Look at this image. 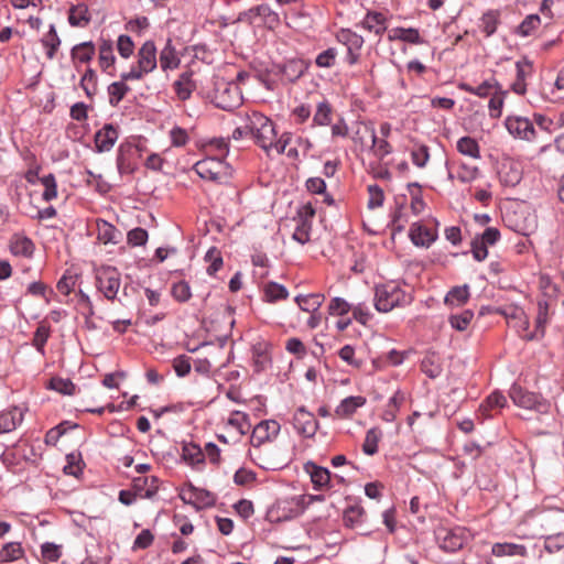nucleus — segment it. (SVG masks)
I'll use <instances>...</instances> for the list:
<instances>
[{"mask_svg":"<svg viewBox=\"0 0 564 564\" xmlns=\"http://www.w3.org/2000/svg\"><path fill=\"white\" fill-rule=\"evenodd\" d=\"M523 524L531 530L532 538L545 539V549L553 540H564V512L562 510H536L525 514Z\"/></svg>","mask_w":564,"mask_h":564,"instance_id":"obj_1","label":"nucleus"},{"mask_svg":"<svg viewBox=\"0 0 564 564\" xmlns=\"http://www.w3.org/2000/svg\"><path fill=\"white\" fill-rule=\"evenodd\" d=\"M241 120L254 142L265 152H269L276 137L273 121L258 111L246 112Z\"/></svg>","mask_w":564,"mask_h":564,"instance_id":"obj_2","label":"nucleus"},{"mask_svg":"<svg viewBox=\"0 0 564 564\" xmlns=\"http://www.w3.org/2000/svg\"><path fill=\"white\" fill-rule=\"evenodd\" d=\"M413 296L404 291L398 283L391 281L378 284L375 288V308L380 313H388L394 307H404L412 303Z\"/></svg>","mask_w":564,"mask_h":564,"instance_id":"obj_3","label":"nucleus"},{"mask_svg":"<svg viewBox=\"0 0 564 564\" xmlns=\"http://www.w3.org/2000/svg\"><path fill=\"white\" fill-rule=\"evenodd\" d=\"M208 98L215 107L225 111H232L242 104V93L239 86L224 78L214 80V87L208 94Z\"/></svg>","mask_w":564,"mask_h":564,"instance_id":"obj_4","label":"nucleus"},{"mask_svg":"<svg viewBox=\"0 0 564 564\" xmlns=\"http://www.w3.org/2000/svg\"><path fill=\"white\" fill-rule=\"evenodd\" d=\"M193 170L200 178L217 184H227L234 173L231 165L223 158L210 155L196 162Z\"/></svg>","mask_w":564,"mask_h":564,"instance_id":"obj_5","label":"nucleus"},{"mask_svg":"<svg viewBox=\"0 0 564 564\" xmlns=\"http://www.w3.org/2000/svg\"><path fill=\"white\" fill-rule=\"evenodd\" d=\"M158 66L156 46L151 40L145 41L137 53V65L120 74L123 80H141Z\"/></svg>","mask_w":564,"mask_h":564,"instance_id":"obj_6","label":"nucleus"},{"mask_svg":"<svg viewBox=\"0 0 564 564\" xmlns=\"http://www.w3.org/2000/svg\"><path fill=\"white\" fill-rule=\"evenodd\" d=\"M509 397L517 406L534 410L540 414H547L552 406L551 402L541 394L528 391L516 383L511 386Z\"/></svg>","mask_w":564,"mask_h":564,"instance_id":"obj_7","label":"nucleus"},{"mask_svg":"<svg viewBox=\"0 0 564 564\" xmlns=\"http://www.w3.org/2000/svg\"><path fill=\"white\" fill-rule=\"evenodd\" d=\"M435 539L438 546L448 553L462 550L470 539L469 531L464 527L437 528Z\"/></svg>","mask_w":564,"mask_h":564,"instance_id":"obj_8","label":"nucleus"},{"mask_svg":"<svg viewBox=\"0 0 564 564\" xmlns=\"http://www.w3.org/2000/svg\"><path fill=\"white\" fill-rule=\"evenodd\" d=\"M96 285L107 300L113 301L121 285L120 272L110 265L99 268L96 271Z\"/></svg>","mask_w":564,"mask_h":564,"instance_id":"obj_9","label":"nucleus"},{"mask_svg":"<svg viewBox=\"0 0 564 564\" xmlns=\"http://www.w3.org/2000/svg\"><path fill=\"white\" fill-rule=\"evenodd\" d=\"M292 425L296 433L304 438L313 437L319 427V423L314 414L304 405L295 410L292 416Z\"/></svg>","mask_w":564,"mask_h":564,"instance_id":"obj_10","label":"nucleus"},{"mask_svg":"<svg viewBox=\"0 0 564 564\" xmlns=\"http://www.w3.org/2000/svg\"><path fill=\"white\" fill-rule=\"evenodd\" d=\"M508 132L518 139L533 141L536 137V130L533 121L522 116H508L505 120Z\"/></svg>","mask_w":564,"mask_h":564,"instance_id":"obj_11","label":"nucleus"},{"mask_svg":"<svg viewBox=\"0 0 564 564\" xmlns=\"http://www.w3.org/2000/svg\"><path fill=\"white\" fill-rule=\"evenodd\" d=\"M336 40L347 47L346 62L355 65L359 61L364 37L350 29H341L337 32Z\"/></svg>","mask_w":564,"mask_h":564,"instance_id":"obj_12","label":"nucleus"},{"mask_svg":"<svg viewBox=\"0 0 564 564\" xmlns=\"http://www.w3.org/2000/svg\"><path fill=\"white\" fill-rule=\"evenodd\" d=\"M500 239V231L495 227H487L481 235L471 240V253L476 261H482L488 256V246H494Z\"/></svg>","mask_w":564,"mask_h":564,"instance_id":"obj_13","label":"nucleus"},{"mask_svg":"<svg viewBox=\"0 0 564 564\" xmlns=\"http://www.w3.org/2000/svg\"><path fill=\"white\" fill-rule=\"evenodd\" d=\"M281 425L275 420H263L252 430L250 443L253 447H259L267 442H272L280 433Z\"/></svg>","mask_w":564,"mask_h":564,"instance_id":"obj_14","label":"nucleus"},{"mask_svg":"<svg viewBox=\"0 0 564 564\" xmlns=\"http://www.w3.org/2000/svg\"><path fill=\"white\" fill-rule=\"evenodd\" d=\"M98 63L100 69L109 76H115L116 55L113 53V41L100 37L97 42Z\"/></svg>","mask_w":564,"mask_h":564,"instance_id":"obj_15","label":"nucleus"},{"mask_svg":"<svg viewBox=\"0 0 564 564\" xmlns=\"http://www.w3.org/2000/svg\"><path fill=\"white\" fill-rule=\"evenodd\" d=\"M119 138V129L113 123H106L94 137L97 153L109 152Z\"/></svg>","mask_w":564,"mask_h":564,"instance_id":"obj_16","label":"nucleus"},{"mask_svg":"<svg viewBox=\"0 0 564 564\" xmlns=\"http://www.w3.org/2000/svg\"><path fill=\"white\" fill-rule=\"evenodd\" d=\"M533 75V63L527 56L516 62V80L511 89L517 95L523 96L527 93V79Z\"/></svg>","mask_w":564,"mask_h":564,"instance_id":"obj_17","label":"nucleus"},{"mask_svg":"<svg viewBox=\"0 0 564 564\" xmlns=\"http://www.w3.org/2000/svg\"><path fill=\"white\" fill-rule=\"evenodd\" d=\"M304 471L310 475L313 488L315 490H324L330 488L332 474L328 468L318 466L314 462L304 464Z\"/></svg>","mask_w":564,"mask_h":564,"instance_id":"obj_18","label":"nucleus"},{"mask_svg":"<svg viewBox=\"0 0 564 564\" xmlns=\"http://www.w3.org/2000/svg\"><path fill=\"white\" fill-rule=\"evenodd\" d=\"M9 248L13 256L25 259H32L35 251L33 240L23 234H14L10 239Z\"/></svg>","mask_w":564,"mask_h":564,"instance_id":"obj_19","label":"nucleus"},{"mask_svg":"<svg viewBox=\"0 0 564 564\" xmlns=\"http://www.w3.org/2000/svg\"><path fill=\"white\" fill-rule=\"evenodd\" d=\"M365 133L371 138L370 150L378 160H383L387 155L392 153V145L387 139L378 138L376 129L372 123H362Z\"/></svg>","mask_w":564,"mask_h":564,"instance_id":"obj_20","label":"nucleus"},{"mask_svg":"<svg viewBox=\"0 0 564 564\" xmlns=\"http://www.w3.org/2000/svg\"><path fill=\"white\" fill-rule=\"evenodd\" d=\"M96 54V44L91 41H86L74 45L70 50V58L76 68L78 64L89 63Z\"/></svg>","mask_w":564,"mask_h":564,"instance_id":"obj_21","label":"nucleus"},{"mask_svg":"<svg viewBox=\"0 0 564 564\" xmlns=\"http://www.w3.org/2000/svg\"><path fill=\"white\" fill-rule=\"evenodd\" d=\"M133 147L130 143H121L117 150V169L120 174H132L135 165L131 162Z\"/></svg>","mask_w":564,"mask_h":564,"instance_id":"obj_22","label":"nucleus"},{"mask_svg":"<svg viewBox=\"0 0 564 564\" xmlns=\"http://www.w3.org/2000/svg\"><path fill=\"white\" fill-rule=\"evenodd\" d=\"M333 120V106L330 102L323 98L316 104V108L312 118L311 127H326L332 123Z\"/></svg>","mask_w":564,"mask_h":564,"instance_id":"obj_23","label":"nucleus"},{"mask_svg":"<svg viewBox=\"0 0 564 564\" xmlns=\"http://www.w3.org/2000/svg\"><path fill=\"white\" fill-rule=\"evenodd\" d=\"M97 231L98 240L105 245H117L120 242L122 236L120 230H118L112 224L104 219H99L97 221Z\"/></svg>","mask_w":564,"mask_h":564,"instance_id":"obj_24","label":"nucleus"},{"mask_svg":"<svg viewBox=\"0 0 564 564\" xmlns=\"http://www.w3.org/2000/svg\"><path fill=\"white\" fill-rule=\"evenodd\" d=\"M193 74L189 72L182 73L178 78L174 82L173 88L181 100H187L191 98L192 93L195 90L196 85L193 82Z\"/></svg>","mask_w":564,"mask_h":564,"instance_id":"obj_25","label":"nucleus"},{"mask_svg":"<svg viewBox=\"0 0 564 564\" xmlns=\"http://www.w3.org/2000/svg\"><path fill=\"white\" fill-rule=\"evenodd\" d=\"M405 401V393L397 390L388 400L382 413L381 419L387 423H392L397 419V414Z\"/></svg>","mask_w":564,"mask_h":564,"instance_id":"obj_26","label":"nucleus"},{"mask_svg":"<svg viewBox=\"0 0 564 564\" xmlns=\"http://www.w3.org/2000/svg\"><path fill=\"white\" fill-rule=\"evenodd\" d=\"M160 67L166 72L169 69H175L178 67L181 59L175 47L172 44V40H167L164 47L160 52Z\"/></svg>","mask_w":564,"mask_h":564,"instance_id":"obj_27","label":"nucleus"},{"mask_svg":"<svg viewBox=\"0 0 564 564\" xmlns=\"http://www.w3.org/2000/svg\"><path fill=\"white\" fill-rule=\"evenodd\" d=\"M365 403L366 398L361 395L347 397L336 406L335 414L339 417H349L357 411V409L364 406Z\"/></svg>","mask_w":564,"mask_h":564,"instance_id":"obj_28","label":"nucleus"},{"mask_svg":"<svg viewBox=\"0 0 564 564\" xmlns=\"http://www.w3.org/2000/svg\"><path fill=\"white\" fill-rule=\"evenodd\" d=\"M491 553H492V555H495L497 557H502V556L524 557L528 554V550L523 544L498 542V543L492 544Z\"/></svg>","mask_w":564,"mask_h":564,"instance_id":"obj_29","label":"nucleus"},{"mask_svg":"<svg viewBox=\"0 0 564 564\" xmlns=\"http://www.w3.org/2000/svg\"><path fill=\"white\" fill-rule=\"evenodd\" d=\"M386 17L376 11H369L361 21V26L376 35H381L387 30Z\"/></svg>","mask_w":564,"mask_h":564,"instance_id":"obj_30","label":"nucleus"},{"mask_svg":"<svg viewBox=\"0 0 564 564\" xmlns=\"http://www.w3.org/2000/svg\"><path fill=\"white\" fill-rule=\"evenodd\" d=\"M133 489L135 492H141L145 490L143 498L151 499L153 498L159 490V478L155 476L145 477L139 476L133 479Z\"/></svg>","mask_w":564,"mask_h":564,"instance_id":"obj_31","label":"nucleus"},{"mask_svg":"<svg viewBox=\"0 0 564 564\" xmlns=\"http://www.w3.org/2000/svg\"><path fill=\"white\" fill-rule=\"evenodd\" d=\"M389 40H399L410 44L424 43L419 30L414 28H394L389 32Z\"/></svg>","mask_w":564,"mask_h":564,"instance_id":"obj_32","label":"nucleus"},{"mask_svg":"<svg viewBox=\"0 0 564 564\" xmlns=\"http://www.w3.org/2000/svg\"><path fill=\"white\" fill-rule=\"evenodd\" d=\"M249 14L251 18H259L270 29L275 28L280 22L279 14L268 4H259L251 8Z\"/></svg>","mask_w":564,"mask_h":564,"instance_id":"obj_33","label":"nucleus"},{"mask_svg":"<svg viewBox=\"0 0 564 564\" xmlns=\"http://www.w3.org/2000/svg\"><path fill=\"white\" fill-rule=\"evenodd\" d=\"M61 39L54 24H51L48 31L42 36L41 44L45 48L47 59H53L61 46Z\"/></svg>","mask_w":564,"mask_h":564,"instance_id":"obj_34","label":"nucleus"},{"mask_svg":"<svg viewBox=\"0 0 564 564\" xmlns=\"http://www.w3.org/2000/svg\"><path fill=\"white\" fill-rule=\"evenodd\" d=\"M421 370L431 379L438 378L443 372L441 357L435 352H427L421 361Z\"/></svg>","mask_w":564,"mask_h":564,"instance_id":"obj_35","label":"nucleus"},{"mask_svg":"<svg viewBox=\"0 0 564 564\" xmlns=\"http://www.w3.org/2000/svg\"><path fill=\"white\" fill-rule=\"evenodd\" d=\"M470 297L469 285H457L452 288L445 295L444 303L448 306H462L468 302Z\"/></svg>","mask_w":564,"mask_h":564,"instance_id":"obj_36","label":"nucleus"},{"mask_svg":"<svg viewBox=\"0 0 564 564\" xmlns=\"http://www.w3.org/2000/svg\"><path fill=\"white\" fill-rule=\"evenodd\" d=\"M23 420L22 413L18 408H12L0 413V433H10L21 424Z\"/></svg>","mask_w":564,"mask_h":564,"instance_id":"obj_37","label":"nucleus"},{"mask_svg":"<svg viewBox=\"0 0 564 564\" xmlns=\"http://www.w3.org/2000/svg\"><path fill=\"white\" fill-rule=\"evenodd\" d=\"M459 88L468 94L485 98L491 96L494 91L496 93V90L499 88V84L495 78H491L482 82L478 86L460 84Z\"/></svg>","mask_w":564,"mask_h":564,"instance_id":"obj_38","label":"nucleus"},{"mask_svg":"<svg viewBox=\"0 0 564 564\" xmlns=\"http://www.w3.org/2000/svg\"><path fill=\"white\" fill-rule=\"evenodd\" d=\"M52 328L46 322H40L32 338V346L39 354L45 356V345L51 337Z\"/></svg>","mask_w":564,"mask_h":564,"instance_id":"obj_39","label":"nucleus"},{"mask_svg":"<svg viewBox=\"0 0 564 564\" xmlns=\"http://www.w3.org/2000/svg\"><path fill=\"white\" fill-rule=\"evenodd\" d=\"M410 237L415 246L422 247L431 246L436 238L432 230L421 225H413L411 227Z\"/></svg>","mask_w":564,"mask_h":564,"instance_id":"obj_40","label":"nucleus"},{"mask_svg":"<svg viewBox=\"0 0 564 564\" xmlns=\"http://www.w3.org/2000/svg\"><path fill=\"white\" fill-rule=\"evenodd\" d=\"M325 296L321 293H311L307 295H297L295 302L299 307L308 313H315L323 305Z\"/></svg>","mask_w":564,"mask_h":564,"instance_id":"obj_41","label":"nucleus"},{"mask_svg":"<svg viewBox=\"0 0 564 564\" xmlns=\"http://www.w3.org/2000/svg\"><path fill=\"white\" fill-rule=\"evenodd\" d=\"M306 70V65L302 59H290L282 67V76L290 83H295Z\"/></svg>","mask_w":564,"mask_h":564,"instance_id":"obj_42","label":"nucleus"},{"mask_svg":"<svg viewBox=\"0 0 564 564\" xmlns=\"http://www.w3.org/2000/svg\"><path fill=\"white\" fill-rule=\"evenodd\" d=\"M500 24V13L497 10H488L480 18L479 28L486 37L492 36Z\"/></svg>","mask_w":564,"mask_h":564,"instance_id":"obj_43","label":"nucleus"},{"mask_svg":"<svg viewBox=\"0 0 564 564\" xmlns=\"http://www.w3.org/2000/svg\"><path fill=\"white\" fill-rule=\"evenodd\" d=\"M79 86L89 99L94 98L98 91V75L94 68L87 67L85 69Z\"/></svg>","mask_w":564,"mask_h":564,"instance_id":"obj_44","label":"nucleus"},{"mask_svg":"<svg viewBox=\"0 0 564 564\" xmlns=\"http://www.w3.org/2000/svg\"><path fill=\"white\" fill-rule=\"evenodd\" d=\"M182 458L191 466L202 465L205 460L203 449L194 443H185L182 447Z\"/></svg>","mask_w":564,"mask_h":564,"instance_id":"obj_45","label":"nucleus"},{"mask_svg":"<svg viewBox=\"0 0 564 564\" xmlns=\"http://www.w3.org/2000/svg\"><path fill=\"white\" fill-rule=\"evenodd\" d=\"M456 149L460 154L465 156H469L476 160L481 158L480 147L478 142L471 137L465 135L459 138L456 143Z\"/></svg>","mask_w":564,"mask_h":564,"instance_id":"obj_46","label":"nucleus"},{"mask_svg":"<svg viewBox=\"0 0 564 564\" xmlns=\"http://www.w3.org/2000/svg\"><path fill=\"white\" fill-rule=\"evenodd\" d=\"M127 82L120 77L119 82H113L108 86L107 91L110 106L117 107L130 91V87L126 84Z\"/></svg>","mask_w":564,"mask_h":564,"instance_id":"obj_47","label":"nucleus"},{"mask_svg":"<svg viewBox=\"0 0 564 564\" xmlns=\"http://www.w3.org/2000/svg\"><path fill=\"white\" fill-rule=\"evenodd\" d=\"M365 510L361 506L355 505L348 507L344 512V523L347 528L355 529L364 523L365 521Z\"/></svg>","mask_w":564,"mask_h":564,"instance_id":"obj_48","label":"nucleus"},{"mask_svg":"<svg viewBox=\"0 0 564 564\" xmlns=\"http://www.w3.org/2000/svg\"><path fill=\"white\" fill-rule=\"evenodd\" d=\"M541 25V18L539 14H529L523 21L517 26L514 34L521 37H528L532 35Z\"/></svg>","mask_w":564,"mask_h":564,"instance_id":"obj_49","label":"nucleus"},{"mask_svg":"<svg viewBox=\"0 0 564 564\" xmlns=\"http://www.w3.org/2000/svg\"><path fill=\"white\" fill-rule=\"evenodd\" d=\"M264 299L269 303L285 300L289 296L286 288L276 282H268L263 289Z\"/></svg>","mask_w":564,"mask_h":564,"instance_id":"obj_50","label":"nucleus"},{"mask_svg":"<svg viewBox=\"0 0 564 564\" xmlns=\"http://www.w3.org/2000/svg\"><path fill=\"white\" fill-rule=\"evenodd\" d=\"M203 496L210 497V494L206 490L194 487L192 484H188L185 488H183L178 495L180 499L184 503L192 505L196 509H198L196 500H202Z\"/></svg>","mask_w":564,"mask_h":564,"instance_id":"obj_51","label":"nucleus"},{"mask_svg":"<svg viewBox=\"0 0 564 564\" xmlns=\"http://www.w3.org/2000/svg\"><path fill=\"white\" fill-rule=\"evenodd\" d=\"M479 174L480 170L477 166L469 165L465 162H460L457 165L456 178L464 184L474 182L479 177Z\"/></svg>","mask_w":564,"mask_h":564,"instance_id":"obj_52","label":"nucleus"},{"mask_svg":"<svg viewBox=\"0 0 564 564\" xmlns=\"http://www.w3.org/2000/svg\"><path fill=\"white\" fill-rule=\"evenodd\" d=\"M382 436L379 429L372 427L367 431L365 442L362 444V452L366 455L372 456L378 452V443Z\"/></svg>","mask_w":564,"mask_h":564,"instance_id":"obj_53","label":"nucleus"},{"mask_svg":"<svg viewBox=\"0 0 564 564\" xmlns=\"http://www.w3.org/2000/svg\"><path fill=\"white\" fill-rule=\"evenodd\" d=\"M23 549L19 542H9L0 550V562H13L23 556Z\"/></svg>","mask_w":564,"mask_h":564,"instance_id":"obj_54","label":"nucleus"},{"mask_svg":"<svg viewBox=\"0 0 564 564\" xmlns=\"http://www.w3.org/2000/svg\"><path fill=\"white\" fill-rule=\"evenodd\" d=\"M47 389L54 390L56 392H59L64 395H73L75 393L76 387L69 379H64L61 377H53L48 384L46 386Z\"/></svg>","mask_w":564,"mask_h":564,"instance_id":"obj_55","label":"nucleus"},{"mask_svg":"<svg viewBox=\"0 0 564 564\" xmlns=\"http://www.w3.org/2000/svg\"><path fill=\"white\" fill-rule=\"evenodd\" d=\"M171 295L178 303L188 302L192 297L189 284L184 280L173 283L171 288Z\"/></svg>","mask_w":564,"mask_h":564,"instance_id":"obj_56","label":"nucleus"},{"mask_svg":"<svg viewBox=\"0 0 564 564\" xmlns=\"http://www.w3.org/2000/svg\"><path fill=\"white\" fill-rule=\"evenodd\" d=\"M41 184L44 186L42 198L45 202H51L57 197V183L55 175L50 173L40 178Z\"/></svg>","mask_w":564,"mask_h":564,"instance_id":"obj_57","label":"nucleus"},{"mask_svg":"<svg viewBox=\"0 0 564 564\" xmlns=\"http://www.w3.org/2000/svg\"><path fill=\"white\" fill-rule=\"evenodd\" d=\"M474 317V313L470 310H465L460 314L451 315L448 322L451 326L459 332L467 329Z\"/></svg>","mask_w":564,"mask_h":564,"instance_id":"obj_58","label":"nucleus"},{"mask_svg":"<svg viewBox=\"0 0 564 564\" xmlns=\"http://www.w3.org/2000/svg\"><path fill=\"white\" fill-rule=\"evenodd\" d=\"M116 47L119 55L124 59L130 58L134 53V43L127 34H120L118 36Z\"/></svg>","mask_w":564,"mask_h":564,"instance_id":"obj_59","label":"nucleus"},{"mask_svg":"<svg viewBox=\"0 0 564 564\" xmlns=\"http://www.w3.org/2000/svg\"><path fill=\"white\" fill-rule=\"evenodd\" d=\"M228 424L235 427L240 435H245L250 429L249 416L239 411L231 414Z\"/></svg>","mask_w":564,"mask_h":564,"instance_id":"obj_60","label":"nucleus"},{"mask_svg":"<svg viewBox=\"0 0 564 564\" xmlns=\"http://www.w3.org/2000/svg\"><path fill=\"white\" fill-rule=\"evenodd\" d=\"M67 464L64 466L63 470L66 475H70L74 477H78L83 473L82 456L79 453H70L66 455Z\"/></svg>","mask_w":564,"mask_h":564,"instance_id":"obj_61","label":"nucleus"},{"mask_svg":"<svg viewBox=\"0 0 564 564\" xmlns=\"http://www.w3.org/2000/svg\"><path fill=\"white\" fill-rule=\"evenodd\" d=\"M149 235L144 228L135 227L128 231L127 234V242L131 247H141L144 246L148 241Z\"/></svg>","mask_w":564,"mask_h":564,"instance_id":"obj_62","label":"nucleus"},{"mask_svg":"<svg viewBox=\"0 0 564 564\" xmlns=\"http://www.w3.org/2000/svg\"><path fill=\"white\" fill-rule=\"evenodd\" d=\"M336 57H337V50L334 47H329V48L321 52L316 56L315 64H316V66L322 67V68H330L335 65Z\"/></svg>","mask_w":564,"mask_h":564,"instance_id":"obj_63","label":"nucleus"},{"mask_svg":"<svg viewBox=\"0 0 564 564\" xmlns=\"http://www.w3.org/2000/svg\"><path fill=\"white\" fill-rule=\"evenodd\" d=\"M41 554L45 561L57 562L62 556V545L45 542L41 545Z\"/></svg>","mask_w":564,"mask_h":564,"instance_id":"obj_64","label":"nucleus"}]
</instances>
